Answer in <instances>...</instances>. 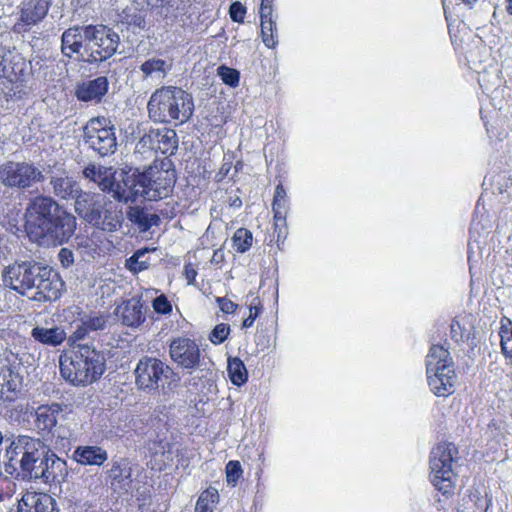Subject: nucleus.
Instances as JSON below:
<instances>
[{
    "label": "nucleus",
    "instance_id": "nucleus-29",
    "mask_svg": "<svg viewBox=\"0 0 512 512\" xmlns=\"http://www.w3.org/2000/svg\"><path fill=\"white\" fill-rule=\"evenodd\" d=\"M31 337L43 345L57 347L66 340L67 335L65 330L58 326L52 328L36 326L31 331Z\"/></svg>",
    "mask_w": 512,
    "mask_h": 512
},
{
    "label": "nucleus",
    "instance_id": "nucleus-17",
    "mask_svg": "<svg viewBox=\"0 0 512 512\" xmlns=\"http://www.w3.org/2000/svg\"><path fill=\"white\" fill-rule=\"evenodd\" d=\"M144 173H149V183L145 191V199L157 201L168 197L174 188L176 177L174 171L147 168Z\"/></svg>",
    "mask_w": 512,
    "mask_h": 512
},
{
    "label": "nucleus",
    "instance_id": "nucleus-33",
    "mask_svg": "<svg viewBox=\"0 0 512 512\" xmlns=\"http://www.w3.org/2000/svg\"><path fill=\"white\" fill-rule=\"evenodd\" d=\"M130 220L135 223L141 231L146 232L152 226H157L160 218L156 214H149L144 208L136 207L129 214Z\"/></svg>",
    "mask_w": 512,
    "mask_h": 512
},
{
    "label": "nucleus",
    "instance_id": "nucleus-10",
    "mask_svg": "<svg viewBox=\"0 0 512 512\" xmlns=\"http://www.w3.org/2000/svg\"><path fill=\"white\" fill-rule=\"evenodd\" d=\"M84 141L100 156L115 152L117 147L115 128L104 116L90 119L84 126Z\"/></svg>",
    "mask_w": 512,
    "mask_h": 512
},
{
    "label": "nucleus",
    "instance_id": "nucleus-49",
    "mask_svg": "<svg viewBox=\"0 0 512 512\" xmlns=\"http://www.w3.org/2000/svg\"><path fill=\"white\" fill-rule=\"evenodd\" d=\"M216 302L218 303L220 310L225 314H233L238 308V304L227 297H217Z\"/></svg>",
    "mask_w": 512,
    "mask_h": 512
},
{
    "label": "nucleus",
    "instance_id": "nucleus-8",
    "mask_svg": "<svg viewBox=\"0 0 512 512\" xmlns=\"http://www.w3.org/2000/svg\"><path fill=\"white\" fill-rule=\"evenodd\" d=\"M50 448L39 438L28 435H19L7 449V455L11 462H17L25 476L34 477L45 454Z\"/></svg>",
    "mask_w": 512,
    "mask_h": 512
},
{
    "label": "nucleus",
    "instance_id": "nucleus-24",
    "mask_svg": "<svg viewBox=\"0 0 512 512\" xmlns=\"http://www.w3.org/2000/svg\"><path fill=\"white\" fill-rule=\"evenodd\" d=\"M55 500L47 493L26 491L18 503V512H54Z\"/></svg>",
    "mask_w": 512,
    "mask_h": 512
},
{
    "label": "nucleus",
    "instance_id": "nucleus-35",
    "mask_svg": "<svg viewBox=\"0 0 512 512\" xmlns=\"http://www.w3.org/2000/svg\"><path fill=\"white\" fill-rule=\"evenodd\" d=\"M121 316L123 323L131 327H137L144 321L142 306L139 303H133L132 301H127L124 304Z\"/></svg>",
    "mask_w": 512,
    "mask_h": 512
},
{
    "label": "nucleus",
    "instance_id": "nucleus-18",
    "mask_svg": "<svg viewBox=\"0 0 512 512\" xmlns=\"http://www.w3.org/2000/svg\"><path fill=\"white\" fill-rule=\"evenodd\" d=\"M139 143L156 153L162 155H172L177 148V136L173 129L169 128H151L141 138Z\"/></svg>",
    "mask_w": 512,
    "mask_h": 512
},
{
    "label": "nucleus",
    "instance_id": "nucleus-19",
    "mask_svg": "<svg viewBox=\"0 0 512 512\" xmlns=\"http://www.w3.org/2000/svg\"><path fill=\"white\" fill-rule=\"evenodd\" d=\"M289 210L288 198L286 190L282 183L275 187L272 211L274 220V234L276 235V242H284L288 234L287 227V213Z\"/></svg>",
    "mask_w": 512,
    "mask_h": 512
},
{
    "label": "nucleus",
    "instance_id": "nucleus-39",
    "mask_svg": "<svg viewBox=\"0 0 512 512\" xmlns=\"http://www.w3.org/2000/svg\"><path fill=\"white\" fill-rule=\"evenodd\" d=\"M217 498V491H203L196 502L195 512H213L212 504L216 501Z\"/></svg>",
    "mask_w": 512,
    "mask_h": 512
},
{
    "label": "nucleus",
    "instance_id": "nucleus-53",
    "mask_svg": "<svg viewBox=\"0 0 512 512\" xmlns=\"http://www.w3.org/2000/svg\"><path fill=\"white\" fill-rule=\"evenodd\" d=\"M6 51L3 49L0 52V80H6Z\"/></svg>",
    "mask_w": 512,
    "mask_h": 512
},
{
    "label": "nucleus",
    "instance_id": "nucleus-26",
    "mask_svg": "<svg viewBox=\"0 0 512 512\" xmlns=\"http://www.w3.org/2000/svg\"><path fill=\"white\" fill-rule=\"evenodd\" d=\"M50 184L53 194L61 200L75 199L82 191L78 182L65 171L61 175L52 176Z\"/></svg>",
    "mask_w": 512,
    "mask_h": 512
},
{
    "label": "nucleus",
    "instance_id": "nucleus-52",
    "mask_svg": "<svg viewBox=\"0 0 512 512\" xmlns=\"http://www.w3.org/2000/svg\"><path fill=\"white\" fill-rule=\"evenodd\" d=\"M141 254H142V252L137 251L127 260L128 268L131 271L139 272V271L147 268L143 263H139V261H138Z\"/></svg>",
    "mask_w": 512,
    "mask_h": 512
},
{
    "label": "nucleus",
    "instance_id": "nucleus-45",
    "mask_svg": "<svg viewBox=\"0 0 512 512\" xmlns=\"http://www.w3.org/2000/svg\"><path fill=\"white\" fill-rule=\"evenodd\" d=\"M9 377L10 379H7L3 384V388H6V390L11 393L7 398L15 399L20 393L21 379H19L18 375L14 376L12 372L9 373Z\"/></svg>",
    "mask_w": 512,
    "mask_h": 512
},
{
    "label": "nucleus",
    "instance_id": "nucleus-21",
    "mask_svg": "<svg viewBox=\"0 0 512 512\" xmlns=\"http://www.w3.org/2000/svg\"><path fill=\"white\" fill-rule=\"evenodd\" d=\"M274 1L261 0L259 7L261 38L269 49H274L278 45L277 26L273 16Z\"/></svg>",
    "mask_w": 512,
    "mask_h": 512
},
{
    "label": "nucleus",
    "instance_id": "nucleus-30",
    "mask_svg": "<svg viewBox=\"0 0 512 512\" xmlns=\"http://www.w3.org/2000/svg\"><path fill=\"white\" fill-rule=\"evenodd\" d=\"M108 477L111 484L120 488L129 487L132 483V467L128 458H121L118 461H113Z\"/></svg>",
    "mask_w": 512,
    "mask_h": 512
},
{
    "label": "nucleus",
    "instance_id": "nucleus-40",
    "mask_svg": "<svg viewBox=\"0 0 512 512\" xmlns=\"http://www.w3.org/2000/svg\"><path fill=\"white\" fill-rule=\"evenodd\" d=\"M218 75L220 76L223 83L226 85L235 88L239 85L240 82V72L234 68L227 67L222 65L218 68Z\"/></svg>",
    "mask_w": 512,
    "mask_h": 512
},
{
    "label": "nucleus",
    "instance_id": "nucleus-28",
    "mask_svg": "<svg viewBox=\"0 0 512 512\" xmlns=\"http://www.w3.org/2000/svg\"><path fill=\"white\" fill-rule=\"evenodd\" d=\"M122 221V213L107 199L105 208L99 213V220L92 222V225L103 231L114 232L121 227Z\"/></svg>",
    "mask_w": 512,
    "mask_h": 512
},
{
    "label": "nucleus",
    "instance_id": "nucleus-55",
    "mask_svg": "<svg viewBox=\"0 0 512 512\" xmlns=\"http://www.w3.org/2000/svg\"><path fill=\"white\" fill-rule=\"evenodd\" d=\"M224 254L221 250H215L211 259L212 263L219 264L223 261Z\"/></svg>",
    "mask_w": 512,
    "mask_h": 512
},
{
    "label": "nucleus",
    "instance_id": "nucleus-1",
    "mask_svg": "<svg viewBox=\"0 0 512 512\" xmlns=\"http://www.w3.org/2000/svg\"><path fill=\"white\" fill-rule=\"evenodd\" d=\"M24 227L34 242L62 245L74 234L76 218L53 198L39 195L26 207Z\"/></svg>",
    "mask_w": 512,
    "mask_h": 512
},
{
    "label": "nucleus",
    "instance_id": "nucleus-23",
    "mask_svg": "<svg viewBox=\"0 0 512 512\" xmlns=\"http://www.w3.org/2000/svg\"><path fill=\"white\" fill-rule=\"evenodd\" d=\"M50 8L49 0H23L20 5L18 25L32 27L41 22Z\"/></svg>",
    "mask_w": 512,
    "mask_h": 512
},
{
    "label": "nucleus",
    "instance_id": "nucleus-9",
    "mask_svg": "<svg viewBox=\"0 0 512 512\" xmlns=\"http://www.w3.org/2000/svg\"><path fill=\"white\" fill-rule=\"evenodd\" d=\"M86 40L85 52L88 63H100L111 58L120 44L119 35L106 25H87L83 27Z\"/></svg>",
    "mask_w": 512,
    "mask_h": 512
},
{
    "label": "nucleus",
    "instance_id": "nucleus-44",
    "mask_svg": "<svg viewBox=\"0 0 512 512\" xmlns=\"http://www.w3.org/2000/svg\"><path fill=\"white\" fill-rule=\"evenodd\" d=\"M152 307L158 314L168 315L172 312V304L164 294L157 296L153 300Z\"/></svg>",
    "mask_w": 512,
    "mask_h": 512
},
{
    "label": "nucleus",
    "instance_id": "nucleus-13",
    "mask_svg": "<svg viewBox=\"0 0 512 512\" xmlns=\"http://www.w3.org/2000/svg\"><path fill=\"white\" fill-rule=\"evenodd\" d=\"M39 268L40 265L28 261L14 262L3 270V282L17 293L26 295L36 285Z\"/></svg>",
    "mask_w": 512,
    "mask_h": 512
},
{
    "label": "nucleus",
    "instance_id": "nucleus-34",
    "mask_svg": "<svg viewBox=\"0 0 512 512\" xmlns=\"http://www.w3.org/2000/svg\"><path fill=\"white\" fill-rule=\"evenodd\" d=\"M227 371L232 384L241 386L248 380V371L239 357L229 358Z\"/></svg>",
    "mask_w": 512,
    "mask_h": 512
},
{
    "label": "nucleus",
    "instance_id": "nucleus-50",
    "mask_svg": "<svg viewBox=\"0 0 512 512\" xmlns=\"http://www.w3.org/2000/svg\"><path fill=\"white\" fill-rule=\"evenodd\" d=\"M58 259L64 268L70 267L74 262V254L68 248H61L58 253Z\"/></svg>",
    "mask_w": 512,
    "mask_h": 512
},
{
    "label": "nucleus",
    "instance_id": "nucleus-3",
    "mask_svg": "<svg viewBox=\"0 0 512 512\" xmlns=\"http://www.w3.org/2000/svg\"><path fill=\"white\" fill-rule=\"evenodd\" d=\"M60 374L75 386H86L100 379L106 369L102 352L88 344H77L62 354L59 360Z\"/></svg>",
    "mask_w": 512,
    "mask_h": 512
},
{
    "label": "nucleus",
    "instance_id": "nucleus-43",
    "mask_svg": "<svg viewBox=\"0 0 512 512\" xmlns=\"http://www.w3.org/2000/svg\"><path fill=\"white\" fill-rule=\"evenodd\" d=\"M225 472L227 483L235 486L242 477L243 470L239 461L231 460L226 464Z\"/></svg>",
    "mask_w": 512,
    "mask_h": 512
},
{
    "label": "nucleus",
    "instance_id": "nucleus-54",
    "mask_svg": "<svg viewBox=\"0 0 512 512\" xmlns=\"http://www.w3.org/2000/svg\"><path fill=\"white\" fill-rule=\"evenodd\" d=\"M231 167H232L231 162H224L216 174L217 180L218 181L223 180L226 177V175L229 173Z\"/></svg>",
    "mask_w": 512,
    "mask_h": 512
},
{
    "label": "nucleus",
    "instance_id": "nucleus-51",
    "mask_svg": "<svg viewBox=\"0 0 512 512\" xmlns=\"http://www.w3.org/2000/svg\"><path fill=\"white\" fill-rule=\"evenodd\" d=\"M132 2L152 8H164L170 6L171 0H131Z\"/></svg>",
    "mask_w": 512,
    "mask_h": 512
},
{
    "label": "nucleus",
    "instance_id": "nucleus-6",
    "mask_svg": "<svg viewBox=\"0 0 512 512\" xmlns=\"http://www.w3.org/2000/svg\"><path fill=\"white\" fill-rule=\"evenodd\" d=\"M427 381L431 391L438 397L453 393L456 373L450 352L443 345L434 344L426 357Z\"/></svg>",
    "mask_w": 512,
    "mask_h": 512
},
{
    "label": "nucleus",
    "instance_id": "nucleus-42",
    "mask_svg": "<svg viewBox=\"0 0 512 512\" xmlns=\"http://www.w3.org/2000/svg\"><path fill=\"white\" fill-rule=\"evenodd\" d=\"M230 330L229 324L219 323L209 333L208 339L214 345H220L228 338Z\"/></svg>",
    "mask_w": 512,
    "mask_h": 512
},
{
    "label": "nucleus",
    "instance_id": "nucleus-12",
    "mask_svg": "<svg viewBox=\"0 0 512 512\" xmlns=\"http://www.w3.org/2000/svg\"><path fill=\"white\" fill-rule=\"evenodd\" d=\"M43 179L42 172L32 163L8 161L0 167V180L7 187L27 189Z\"/></svg>",
    "mask_w": 512,
    "mask_h": 512
},
{
    "label": "nucleus",
    "instance_id": "nucleus-37",
    "mask_svg": "<svg viewBox=\"0 0 512 512\" xmlns=\"http://www.w3.org/2000/svg\"><path fill=\"white\" fill-rule=\"evenodd\" d=\"M252 243V232L246 228L237 229L232 237V246L238 253H245L248 251L251 248Z\"/></svg>",
    "mask_w": 512,
    "mask_h": 512
},
{
    "label": "nucleus",
    "instance_id": "nucleus-11",
    "mask_svg": "<svg viewBox=\"0 0 512 512\" xmlns=\"http://www.w3.org/2000/svg\"><path fill=\"white\" fill-rule=\"evenodd\" d=\"M169 356L177 367L189 373L197 370L202 362L199 342L186 335L175 337L170 341Z\"/></svg>",
    "mask_w": 512,
    "mask_h": 512
},
{
    "label": "nucleus",
    "instance_id": "nucleus-31",
    "mask_svg": "<svg viewBox=\"0 0 512 512\" xmlns=\"http://www.w3.org/2000/svg\"><path fill=\"white\" fill-rule=\"evenodd\" d=\"M82 46V28L74 26L63 32L61 37V50L65 56L72 57L74 54L79 53Z\"/></svg>",
    "mask_w": 512,
    "mask_h": 512
},
{
    "label": "nucleus",
    "instance_id": "nucleus-15",
    "mask_svg": "<svg viewBox=\"0 0 512 512\" xmlns=\"http://www.w3.org/2000/svg\"><path fill=\"white\" fill-rule=\"evenodd\" d=\"M35 294L31 297L37 302L56 301L62 295L64 282L57 272L47 266H40Z\"/></svg>",
    "mask_w": 512,
    "mask_h": 512
},
{
    "label": "nucleus",
    "instance_id": "nucleus-38",
    "mask_svg": "<svg viewBox=\"0 0 512 512\" xmlns=\"http://www.w3.org/2000/svg\"><path fill=\"white\" fill-rule=\"evenodd\" d=\"M140 70L144 74L145 77H150L154 73H162L165 74L167 71L166 61L159 58H152L146 60L141 64Z\"/></svg>",
    "mask_w": 512,
    "mask_h": 512
},
{
    "label": "nucleus",
    "instance_id": "nucleus-16",
    "mask_svg": "<svg viewBox=\"0 0 512 512\" xmlns=\"http://www.w3.org/2000/svg\"><path fill=\"white\" fill-rule=\"evenodd\" d=\"M62 411L63 404L57 402L41 404L34 409L32 414L34 428L43 440H49L54 437L59 415Z\"/></svg>",
    "mask_w": 512,
    "mask_h": 512
},
{
    "label": "nucleus",
    "instance_id": "nucleus-4",
    "mask_svg": "<svg viewBox=\"0 0 512 512\" xmlns=\"http://www.w3.org/2000/svg\"><path fill=\"white\" fill-rule=\"evenodd\" d=\"M149 117L154 122H187L193 114L194 102L191 94L179 87L164 86L157 89L147 104Z\"/></svg>",
    "mask_w": 512,
    "mask_h": 512
},
{
    "label": "nucleus",
    "instance_id": "nucleus-22",
    "mask_svg": "<svg viewBox=\"0 0 512 512\" xmlns=\"http://www.w3.org/2000/svg\"><path fill=\"white\" fill-rule=\"evenodd\" d=\"M109 90V81L106 76H98L92 80L79 83L75 89V96L80 102L101 103Z\"/></svg>",
    "mask_w": 512,
    "mask_h": 512
},
{
    "label": "nucleus",
    "instance_id": "nucleus-46",
    "mask_svg": "<svg viewBox=\"0 0 512 512\" xmlns=\"http://www.w3.org/2000/svg\"><path fill=\"white\" fill-rule=\"evenodd\" d=\"M246 7L239 1L233 2L229 7V15L233 22L243 23L246 16Z\"/></svg>",
    "mask_w": 512,
    "mask_h": 512
},
{
    "label": "nucleus",
    "instance_id": "nucleus-48",
    "mask_svg": "<svg viewBox=\"0 0 512 512\" xmlns=\"http://www.w3.org/2000/svg\"><path fill=\"white\" fill-rule=\"evenodd\" d=\"M198 275L197 266L194 263L187 262L184 265L183 276L188 285L196 284V277Z\"/></svg>",
    "mask_w": 512,
    "mask_h": 512
},
{
    "label": "nucleus",
    "instance_id": "nucleus-2",
    "mask_svg": "<svg viewBox=\"0 0 512 512\" xmlns=\"http://www.w3.org/2000/svg\"><path fill=\"white\" fill-rule=\"evenodd\" d=\"M83 175L96 183L106 193H112L119 201H135L138 197L145 198V191L149 183V173L138 169H122L117 175L113 167L87 165Z\"/></svg>",
    "mask_w": 512,
    "mask_h": 512
},
{
    "label": "nucleus",
    "instance_id": "nucleus-32",
    "mask_svg": "<svg viewBox=\"0 0 512 512\" xmlns=\"http://www.w3.org/2000/svg\"><path fill=\"white\" fill-rule=\"evenodd\" d=\"M501 353L506 359H512V320L507 316L500 318L499 327Z\"/></svg>",
    "mask_w": 512,
    "mask_h": 512
},
{
    "label": "nucleus",
    "instance_id": "nucleus-36",
    "mask_svg": "<svg viewBox=\"0 0 512 512\" xmlns=\"http://www.w3.org/2000/svg\"><path fill=\"white\" fill-rule=\"evenodd\" d=\"M246 305L249 308V315L243 320L242 327L248 329L254 325L255 320L263 312L264 306L260 297L252 292L247 295Z\"/></svg>",
    "mask_w": 512,
    "mask_h": 512
},
{
    "label": "nucleus",
    "instance_id": "nucleus-20",
    "mask_svg": "<svg viewBox=\"0 0 512 512\" xmlns=\"http://www.w3.org/2000/svg\"><path fill=\"white\" fill-rule=\"evenodd\" d=\"M107 198L104 195L81 191L75 198V211L89 224L99 220V213L105 208Z\"/></svg>",
    "mask_w": 512,
    "mask_h": 512
},
{
    "label": "nucleus",
    "instance_id": "nucleus-14",
    "mask_svg": "<svg viewBox=\"0 0 512 512\" xmlns=\"http://www.w3.org/2000/svg\"><path fill=\"white\" fill-rule=\"evenodd\" d=\"M6 81L11 88L5 92L7 97L20 99L25 94V78L28 75L26 59L17 51H6Z\"/></svg>",
    "mask_w": 512,
    "mask_h": 512
},
{
    "label": "nucleus",
    "instance_id": "nucleus-47",
    "mask_svg": "<svg viewBox=\"0 0 512 512\" xmlns=\"http://www.w3.org/2000/svg\"><path fill=\"white\" fill-rule=\"evenodd\" d=\"M12 486H14L12 480L0 471V502L11 497Z\"/></svg>",
    "mask_w": 512,
    "mask_h": 512
},
{
    "label": "nucleus",
    "instance_id": "nucleus-25",
    "mask_svg": "<svg viewBox=\"0 0 512 512\" xmlns=\"http://www.w3.org/2000/svg\"><path fill=\"white\" fill-rule=\"evenodd\" d=\"M65 461L60 459L51 449L34 473V478H42L45 482H54L62 475L65 468Z\"/></svg>",
    "mask_w": 512,
    "mask_h": 512
},
{
    "label": "nucleus",
    "instance_id": "nucleus-57",
    "mask_svg": "<svg viewBox=\"0 0 512 512\" xmlns=\"http://www.w3.org/2000/svg\"><path fill=\"white\" fill-rule=\"evenodd\" d=\"M462 2L469 7H472L477 2V0H462Z\"/></svg>",
    "mask_w": 512,
    "mask_h": 512
},
{
    "label": "nucleus",
    "instance_id": "nucleus-41",
    "mask_svg": "<svg viewBox=\"0 0 512 512\" xmlns=\"http://www.w3.org/2000/svg\"><path fill=\"white\" fill-rule=\"evenodd\" d=\"M122 19L129 26L141 28L145 25L144 15L136 8L124 9Z\"/></svg>",
    "mask_w": 512,
    "mask_h": 512
},
{
    "label": "nucleus",
    "instance_id": "nucleus-27",
    "mask_svg": "<svg viewBox=\"0 0 512 512\" xmlns=\"http://www.w3.org/2000/svg\"><path fill=\"white\" fill-rule=\"evenodd\" d=\"M73 459L84 466H101L108 459V453L99 446H78L73 453Z\"/></svg>",
    "mask_w": 512,
    "mask_h": 512
},
{
    "label": "nucleus",
    "instance_id": "nucleus-7",
    "mask_svg": "<svg viewBox=\"0 0 512 512\" xmlns=\"http://www.w3.org/2000/svg\"><path fill=\"white\" fill-rule=\"evenodd\" d=\"M458 448L451 442H440L430 452L431 483L444 496L454 493L453 463L458 458Z\"/></svg>",
    "mask_w": 512,
    "mask_h": 512
},
{
    "label": "nucleus",
    "instance_id": "nucleus-5",
    "mask_svg": "<svg viewBox=\"0 0 512 512\" xmlns=\"http://www.w3.org/2000/svg\"><path fill=\"white\" fill-rule=\"evenodd\" d=\"M135 384L147 393L172 392L179 386L180 377L165 361L154 356H143L136 364Z\"/></svg>",
    "mask_w": 512,
    "mask_h": 512
},
{
    "label": "nucleus",
    "instance_id": "nucleus-56",
    "mask_svg": "<svg viewBox=\"0 0 512 512\" xmlns=\"http://www.w3.org/2000/svg\"><path fill=\"white\" fill-rule=\"evenodd\" d=\"M505 10L509 16H512V0H506L505 1Z\"/></svg>",
    "mask_w": 512,
    "mask_h": 512
}]
</instances>
